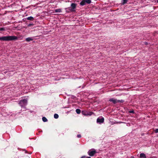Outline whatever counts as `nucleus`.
<instances>
[{
    "label": "nucleus",
    "instance_id": "9d476101",
    "mask_svg": "<svg viewBox=\"0 0 158 158\" xmlns=\"http://www.w3.org/2000/svg\"><path fill=\"white\" fill-rule=\"evenodd\" d=\"M33 39L30 37H28L26 39V41L27 42H30V41H32L33 40Z\"/></svg>",
    "mask_w": 158,
    "mask_h": 158
},
{
    "label": "nucleus",
    "instance_id": "4468645a",
    "mask_svg": "<svg viewBox=\"0 0 158 158\" xmlns=\"http://www.w3.org/2000/svg\"><path fill=\"white\" fill-rule=\"evenodd\" d=\"M81 113L82 114L86 115V114H87V111L85 110H82V111Z\"/></svg>",
    "mask_w": 158,
    "mask_h": 158
},
{
    "label": "nucleus",
    "instance_id": "f8f14e48",
    "mask_svg": "<svg viewBox=\"0 0 158 158\" xmlns=\"http://www.w3.org/2000/svg\"><path fill=\"white\" fill-rule=\"evenodd\" d=\"M94 113L92 112H89L87 111V114H86V115L90 116Z\"/></svg>",
    "mask_w": 158,
    "mask_h": 158
},
{
    "label": "nucleus",
    "instance_id": "20e7f679",
    "mask_svg": "<svg viewBox=\"0 0 158 158\" xmlns=\"http://www.w3.org/2000/svg\"><path fill=\"white\" fill-rule=\"evenodd\" d=\"M27 103V100L26 99L21 100L19 103V104L22 107H24L26 106Z\"/></svg>",
    "mask_w": 158,
    "mask_h": 158
},
{
    "label": "nucleus",
    "instance_id": "a878e982",
    "mask_svg": "<svg viewBox=\"0 0 158 158\" xmlns=\"http://www.w3.org/2000/svg\"><path fill=\"white\" fill-rule=\"evenodd\" d=\"M85 158H91L89 156H87L86 157H85Z\"/></svg>",
    "mask_w": 158,
    "mask_h": 158
},
{
    "label": "nucleus",
    "instance_id": "7ed1b4c3",
    "mask_svg": "<svg viewBox=\"0 0 158 158\" xmlns=\"http://www.w3.org/2000/svg\"><path fill=\"white\" fill-rule=\"evenodd\" d=\"M109 101L111 102H112L114 104H115L117 102L123 103L124 102V100H117V99L113 98L110 99Z\"/></svg>",
    "mask_w": 158,
    "mask_h": 158
},
{
    "label": "nucleus",
    "instance_id": "393cba45",
    "mask_svg": "<svg viewBox=\"0 0 158 158\" xmlns=\"http://www.w3.org/2000/svg\"><path fill=\"white\" fill-rule=\"evenodd\" d=\"M151 158H157V157L155 156H153Z\"/></svg>",
    "mask_w": 158,
    "mask_h": 158
},
{
    "label": "nucleus",
    "instance_id": "bb28decb",
    "mask_svg": "<svg viewBox=\"0 0 158 158\" xmlns=\"http://www.w3.org/2000/svg\"><path fill=\"white\" fill-rule=\"evenodd\" d=\"M157 3H158V0H157Z\"/></svg>",
    "mask_w": 158,
    "mask_h": 158
},
{
    "label": "nucleus",
    "instance_id": "5701e85b",
    "mask_svg": "<svg viewBox=\"0 0 158 158\" xmlns=\"http://www.w3.org/2000/svg\"><path fill=\"white\" fill-rule=\"evenodd\" d=\"M129 113H134V110H131L129 112Z\"/></svg>",
    "mask_w": 158,
    "mask_h": 158
},
{
    "label": "nucleus",
    "instance_id": "2eb2a0df",
    "mask_svg": "<svg viewBox=\"0 0 158 158\" xmlns=\"http://www.w3.org/2000/svg\"><path fill=\"white\" fill-rule=\"evenodd\" d=\"M76 111L77 114H80L81 113V110L80 109H77L76 110Z\"/></svg>",
    "mask_w": 158,
    "mask_h": 158
},
{
    "label": "nucleus",
    "instance_id": "f257e3e1",
    "mask_svg": "<svg viewBox=\"0 0 158 158\" xmlns=\"http://www.w3.org/2000/svg\"><path fill=\"white\" fill-rule=\"evenodd\" d=\"M18 37L15 36H7L0 37V40L4 41H10L17 40Z\"/></svg>",
    "mask_w": 158,
    "mask_h": 158
},
{
    "label": "nucleus",
    "instance_id": "39448f33",
    "mask_svg": "<svg viewBox=\"0 0 158 158\" xmlns=\"http://www.w3.org/2000/svg\"><path fill=\"white\" fill-rule=\"evenodd\" d=\"M97 152L95 149L90 150L88 152V154L91 156H93Z\"/></svg>",
    "mask_w": 158,
    "mask_h": 158
},
{
    "label": "nucleus",
    "instance_id": "412c9836",
    "mask_svg": "<svg viewBox=\"0 0 158 158\" xmlns=\"http://www.w3.org/2000/svg\"><path fill=\"white\" fill-rule=\"evenodd\" d=\"M154 131L156 133H158V129H156L155 130H154Z\"/></svg>",
    "mask_w": 158,
    "mask_h": 158
},
{
    "label": "nucleus",
    "instance_id": "423d86ee",
    "mask_svg": "<svg viewBox=\"0 0 158 158\" xmlns=\"http://www.w3.org/2000/svg\"><path fill=\"white\" fill-rule=\"evenodd\" d=\"M104 118L102 117L101 118H98L97 120V122L98 123H102L104 122Z\"/></svg>",
    "mask_w": 158,
    "mask_h": 158
},
{
    "label": "nucleus",
    "instance_id": "a211bd4d",
    "mask_svg": "<svg viewBox=\"0 0 158 158\" xmlns=\"http://www.w3.org/2000/svg\"><path fill=\"white\" fill-rule=\"evenodd\" d=\"M85 3L88 4H90L91 3V1L90 0H85Z\"/></svg>",
    "mask_w": 158,
    "mask_h": 158
},
{
    "label": "nucleus",
    "instance_id": "4be33fe9",
    "mask_svg": "<svg viewBox=\"0 0 158 158\" xmlns=\"http://www.w3.org/2000/svg\"><path fill=\"white\" fill-rule=\"evenodd\" d=\"M77 136L78 138H80L81 137V135H78Z\"/></svg>",
    "mask_w": 158,
    "mask_h": 158
},
{
    "label": "nucleus",
    "instance_id": "dca6fc26",
    "mask_svg": "<svg viewBox=\"0 0 158 158\" xmlns=\"http://www.w3.org/2000/svg\"><path fill=\"white\" fill-rule=\"evenodd\" d=\"M59 117V115L57 114H55L54 115V118H55L57 119Z\"/></svg>",
    "mask_w": 158,
    "mask_h": 158
},
{
    "label": "nucleus",
    "instance_id": "6ab92c4d",
    "mask_svg": "<svg viewBox=\"0 0 158 158\" xmlns=\"http://www.w3.org/2000/svg\"><path fill=\"white\" fill-rule=\"evenodd\" d=\"M34 25V24L33 23H30L27 25V27H33Z\"/></svg>",
    "mask_w": 158,
    "mask_h": 158
},
{
    "label": "nucleus",
    "instance_id": "cd10ccee",
    "mask_svg": "<svg viewBox=\"0 0 158 158\" xmlns=\"http://www.w3.org/2000/svg\"><path fill=\"white\" fill-rule=\"evenodd\" d=\"M145 44H147V43H146Z\"/></svg>",
    "mask_w": 158,
    "mask_h": 158
},
{
    "label": "nucleus",
    "instance_id": "f03ea898",
    "mask_svg": "<svg viewBox=\"0 0 158 158\" xmlns=\"http://www.w3.org/2000/svg\"><path fill=\"white\" fill-rule=\"evenodd\" d=\"M76 6L75 3H72L71 5V7L65 8L66 12L67 13H69L75 11Z\"/></svg>",
    "mask_w": 158,
    "mask_h": 158
},
{
    "label": "nucleus",
    "instance_id": "f3484780",
    "mask_svg": "<svg viewBox=\"0 0 158 158\" xmlns=\"http://www.w3.org/2000/svg\"><path fill=\"white\" fill-rule=\"evenodd\" d=\"M42 120L44 122H46L47 121V119L44 117L42 118Z\"/></svg>",
    "mask_w": 158,
    "mask_h": 158
},
{
    "label": "nucleus",
    "instance_id": "1a4fd4ad",
    "mask_svg": "<svg viewBox=\"0 0 158 158\" xmlns=\"http://www.w3.org/2000/svg\"><path fill=\"white\" fill-rule=\"evenodd\" d=\"M27 19L31 21H33L34 20V18L32 16L29 17L27 18Z\"/></svg>",
    "mask_w": 158,
    "mask_h": 158
},
{
    "label": "nucleus",
    "instance_id": "ddd939ff",
    "mask_svg": "<svg viewBox=\"0 0 158 158\" xmlns=\"http://www.w3.org/2000/svg\"><path fill=\"white\" fill-rule=\"evenodd\" d=\"M122 4L124 5L127 2L128 0H122Z\"/></svg>",
    "mask_w": 158,
    "mask_h": 158
},
{
    "label": "nucleus",
    "instance_id": "9b49d317",
    "mask_svg": "<svg viewBox=\"0 0 158 158\" xmlns=\"http://www.w3.org/2000/svg\"><path fill=\"white\" fill-rule=\"evenodd\" d=\"M55 12L56 13H59L61 12H62L61 9H56L55 10Z\"/></svg>",
    "mask_w": 158,
    "mask_h": 158
},
{
    "label": "nucleus",
    "instance_id": "aec40b11",
    "mask_svg": "<svg viewBox=\"0 0 158 158\" xmlns=\"http://www.w3.org/2000/svg\"><path fill=\"white\" fill-rule=\"evenodd\" d=\"M0 31H5V28L4 27H2L0 28Z\"/></svg>",
    "mask_w": 158,
    "mask_h": 158
},
{
    "label": "nucleus",
    "instance_id": "0eeeda50",
    "mask_svg": "<svg viewBox=\"0 0 158 158\" xmlns=\"http://www.w3.org/2000/svg\"><path fill=\"white\" fill-rule=\"evenodd\" d=\"M140 157L141 158H146L145 155L143 153H141L140 154Z\"/></svg>",
    "mask_w": 158,
    "mask_h": 158
},
{
    "label": "nucleus",
    "instance_id": "6e6552de",
    "mask_svg": "<svg viewBox=\"0 0 158 158\" xmlns=\"http://www.w3.org/2000/svg\"><path fill=\"white\" fill-rule=\"evenodd\" d=\"M86 4L85 0H82L80 3V5L82 6L85 5Z\"/></svg>",
    "mask_w": 158,
    "mask_h": 158
},
{
    "label": "nucleus",
    "instance_id": "b1692460",
    "mask_svg": "<svg viewBox=\"0 0 158 158\" xmlns=\"http://www.w3.org/2000/svg\"><path fill=\"white\" fill-rule=\"evenodd\" d=\"M86 156H82L81 158H85Z\"/></svg>",
    "mask_w": 158,
    "mask_h": 158
}]
</instances>
